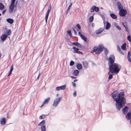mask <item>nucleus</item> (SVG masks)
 <instances>
[{
  "label": "nucleus",
  "instance_id": "nucleus-10",
  "mask_svg": "<svg viewBox=\"0 0 131 131\" xmlns=\"http://www.w3.org/2000/svg\"><path fill=\"white\" fill-rule=\"evenodd\" d=\"M129 108L127 106H125L122 110V112L123 114L125 115L127 113Z\"/></svg>",
  "mask_w": 131,
  "mask_h": 131
},
{
  "label": "nucleus",
  "instance_id": "nucleus-15",
  "mask_svg": "<svg viewBox=\"0 0 131 131\" xmlns=\"http://www.w3.org/2000/svg\"><path fill=\"white\" fill-rule=\"evenodd\" d=\"M125 117L128 120L130 119L131 117V112H128Z\"/></svg>",
  "mask_w": 131,
  "mask_h": 131
},
{
  "label": "nucleus",
  "instance_id": "nucleus-39",
  "mask_svg": "<svg viewBox=\"0 0 131 131\" xmlns=\"http://www.w3.org/2000/svg\"><path fill=\"white\" fill-rule=\"evenodd\" d=\"M127 38L128 40L130 42H131V37L130 36H127Z\"/></svg>",
  "mask_w": 131,
  "mask_h": 131
},
{
  "label": "nucleus",
  "instance_id": "nucleus-21",
  "mask_svg": "<svg viewBox=\"0 0 131 131\" xmlns=\"http://www.w3.org/2000/svg\"><path fill=\"white\" fill-rule=\"evenodd\" d=\"M76 67L77 69L78 70H80L82 69V65L80 63L77 64Z\"/></svg>",
  "mask_w": 131,
  "mask_h": 131
},
{
  "label": "nucleus",
  "instance_id": "nucleus-24",
  "mask_svg": "<svg viewBox=\"0 0 131 131\" xmlns=\"http://www.w3.org/2000/svg\"><path fill=\"white\" fill-rule=\"evenodd\" d=\"M6 119L5 118H3L1 121V124L2 125H4L5 123Z\"/></svg>",
  "mask_w": 131,
  "mask_h": 131
},
{
  "label": "nucleus",
  "instance_id": "nucleus-42",
  "mask_svg": "<svg viewBox=\"0 0 131 131\" xmlns=\"http://www.w3.org/2000/svg\"><path fill=\"white\" fill-rule=\"evenodd\" d=\"M78 44V42H74L72 43V44L73 45L77 46V45Z\"/></svg>",
  "mask_w": 131,
  "mask_h": 131
},
{
  "label": "nucleus",
  "instance_id": "nucleus-18",
  "mask_svg": "<svg viewBox=\"0 0 131 131\" xmlns=\"http://www.w3.org/2000/svg\"><path fill=\"white\" fill-rule=\"evenodd\" d=\"M45 121L44 120H42L41 122H40L38 125V126H40V125H45Z\"/></svg>",
  "mask_w": 131,
  "mask_h": 131
},
{
  "label": "nucleus",
  "instance_id": "nucleus-44",
  "mask_svg": "<svg viewBox=\"0 0 131 131\" xmlns=\"http://www.w3.org/2000/svg\"><path fill=\"white\" fill-rule=\"evenodd\" d=\"M73 95L74 96H76L77 95V92L75 91H74Z\"/></svg>",
  "mask_w": 131,
  "mask_h": 131
},
{
  "label": "nucleus",
  "instance_id": "nucleus-23",
  "mask_svg": "<svg viewBox=\"0 0 131 131\" xmlns=\"http://www.w3.org/2000/svg\"><path fill=\"white\" fill-rule=\"evenodd\" d=\"M111 26V25L110 23L108 22H107L106 25L105 27V28L106 29H108Z\"/></svg>",
  "mask_w": 131,
  "mask_h": 131
},
{
  "label": "nucleus",
  "instance_id": "nucleus-63",
  "mask_svg": "<svg viewBox=\"0 0 131 131\" xmlns=\"http://www.w3.org/2000/svg\"><path fill=\"white\" fill-rule=\"evenodd\" d=\"M40 75V74H39V75H38V77L37 78V79H39V76Z\"/></svg>",
  "mask_w": 131,
  "mask_h": 131
},
{
  "label": "nucleus",
  "instance_id": "nucleus-38",
  "mask_svg": "<svg viewBox=\"0 0 131 131\" xmlns=\"http://www.w3.org/2000/svg\"><path fill=\"white\" fill-rule=\"evenodd\" d=\"M11 33V31L10 29L8 30V31L7 32V35H9Z\"/></svg>",
  "mask_w": 131,
  "mask_h": 131
},
{
  "label": "nucleus",
  "instance_id": "nucleus-33",
  "mask_svg": "<svg viewBox=\"0 0 131 131\" xmlns=\"http://www.w3.org/2000/svg\"><path fill=\"white\" fill-rule=\"evenodd\" d=\"M95 6H93L91 8L90 10L91 12L92 13L94 11Z\"/></svg>",
  "mask_w": 131,
  "mask_h": 131
},
{
  "label": "nucleus",
  "instance_id": "nucleus-40",
  "mask_svg": "<svg viewBox=\"0 0 131 131\" xmlns=\"http://www.w3.org/2000/svg\"><path fill=\"white\" fill-rule=\"evenodd\" d=\"M100 15L101 16L103 20H105V17L104 15H102V14H100Z\"/></svg>",
  "mask_w": 131,
  "mask_h": 131
},
{
  "label": "nucleus",
  "instance_id": "nucleus-8",
  "mask_svg": "<svg viewBox=\"0 0 131 131\" xmlns=\"http://www.w3.org/2000/svg\"><path fill=\"white\" fill-rule=\"evenodd\" d=\"M51 5H50L48 7V10L47 12L46 15V17H45V21H46V23H47V19H48V18L49 15V13L50 12V11L51 10Z\"/></svg>",
  "mask_w": 131,
  "mask_h": 131
},
{
  "label": "nucleus",
  "instance_id": "nucleus-17",
  "mask_svg": "<svg viewBox=\"0 0 131 131\" xmlns=\"http://www.w3.org/2000/svg\"><path fill=\"white\" fill-rule=\"evenodd\" d=\"M6 21L7 22L11 24H13L14 22L13 20L11 18L7 19L6 20Z\"/></svg>",
  "mask_w": 131,
  "mask_h": 131
},
{
  "label": "nucleus",
  "instance_id": "nucleus-52",
  "mask_svg": "<svg viewBox=\"0 0 131 131\" xmlns=\"http://www.w3.org/2000/svg\"><path fill=\"white\" fill-rule=\"evenodd\" d=\"M13 65H12L11 67L10 70L13 71Z\"/></svg>",
  "mask_w": 131,
  "mask_h": 131
},
{
  "label": "nucleus",
  "instance_id": "nucleus-51",
  "mask_svg": "<svg viewBox=\"0 0 131 131\" xmlns=\"http://www.w3.org/2000/svg\"><path fill=\"white\" fill-rule=\"evenodd\" d=\"M72 84L73 85V86L74 87H75L76 86V84L74 82H72Z\"/></svg>",
  "mask_w": 131,
  "mask_h": 131
},
{
  "label": "nucleus",
  "instance_id": "nucleus-12",
  "mask_svg": "<svg viewBox=\"0 0 131 131\" xmlns=\"http://www.w3.org/2000/svg\"><path fill=\"white\" fill-rule=\"evenodd\" d=\"M7 37L8 36L7 35L5 34L2 35L1 37V38L2 40L4 41L5 40Z\"/></svg>",
  "mask_w": 131,
  "mask_h": 131
},
{
  "label": "nucleus",
  "instance_id": "nucleus-56",
  "mask_svg": "<svg viewBox=\"0 0 131 131\" xmlns=\"http://www.w3.org/2000/svg\"><path fill=\"white\" fill-rule=\"evenodd\" d=\"M71 77L72 78V79H75V78H76V77H73V76H71Z\"/></svg>",
  "mask_w": 131,
  "mask_h": 131
},
{
  "label": "nucleus",
  "instance_id": "nucleus-26",
  "mask_svg": "<svg viewBox=\"0 0 131 131\" xmlns=\"http://www.w3.org/2000/svg\"><path fill=\"white\" fill-rule=\"evenodd\" d=\"M41 131H46V128L45 125H42L41 128Z\"/></svg>",
  "mask_w": 131,
  "mask_h": 131
},
{
  "label": "nucleus",
  "instance_id": "nucleus-58",
  "mask_svg": "<svg viewBox=\"0 0 131 131\" xmlns=\"http://www.w3.org/2000/svg\"><path fill=\"white\" fill-rule=\"evenodd\" d=\"M49 60V58H48V59H47V60L46 61V64H47V63Z\"/></svg>",
  "mask_w": 131,
  "mask_h": 131
},
{
  "label": "nucleus",
  "instance_id": "nucleus-53",
  "mask_svg": "<svg viewBox=\"0 0 131 131\" xmlns=\"http://www.w3.org/2000/svg\"><path fill=\"white\" fill-rule=\"evenodd\" d=\"M6 9H5V10H4L2 12V14H4L5 13V12H6Z\"/></svg>",
  "mask_w": 131,
  "mask_h": 131
},
{
  "label": "nucleus",
  "instance_id": "nucleus-43",
  "mask_svg": "<svg viewBox=\"0 0 131 131\" xmlns=\"http://www.w3.org/2000/svg\"><path fill=\"white\" fill-rule=\"evenodd\" d=\"M112 77H113V75L112 74H111L108 77V79H109V80L111 79L112 78Z\"/></svg>",
  "mask_w": 131,
  "mask_h": 131
},
{
  "label": "nucleus",
  "instance_id": "nucleus-6",
  "mask_svg": "<svg viewBox=\"0 0 131 131\" xmlns=\"http://www.w3.org/2000/svg\"><path fill=\"white\" fill-rule=\"evenodd\" d=\"M16 0H11V4L9 5V12L11 13L13 11L14 7L15 6V3Z\"/></svg>",
  "mask_w": 131,
  "mask_h": 131
},
{
  "label": "nucleus",
  "instance_id": "nucleus-25",
  "mask_svg": "<svg viewBox=\"0 0 131 131\" xmlns=\"http://www.w3.org/2000/svg\"><path fill=\"white\" fill-rule=\"evenodd\" d=\"M110 16L113 19H116L117 18V16L114 14H110Z\"/></svg>",
  "mask_w": 131,
  "mask_h": 131
},
{
  "label": "nucleus",
  "instance_id": "nucleus-32",
  "mask_svg": "<svg viewBox=\"0 0 131 131\" xmlns=\"http://www.w3.org/2000/svg\"><path fill=\"white\" fill-rule=\"evenodd\" d=\"M93 19V16H91L89 18V21L90 22H92Z\"/></svg>",
  "mask_w": 131,
  "mask_h": 131
},
{
  "label": "nucleus",
  "instance_id": "nucleus-60",
  "mask_svg": "<svg viewBox=\"0 0 131 131\" xmlns=\"http://www.w3.org/2000/svg\"><path fill=\"white\" fill-rule=\"evenodd\" d=\"M120 52V53H121V54H123V55H124V53H123V52H122H122Z\"/></svg>",
  "mask_w": 131,
  "mask_h": 131
},
{
  "label": "nucleus",
  "instance_id": "nucleus-29",
  "mask_svg": "<svg viewBox=\"0 0 131 131\" xmlns=\"http://www.w3.org/2000/svg\"><path fill=\"white\" fill-rule=\"evenodd\" d=\"M60 89V90H64L66 88V85H62L61 86H59Z\"/></svg>",
  "mask_w": 131,
  "mask_h": 131
},
{
  "label": "nucleus",
  "instance_id": "nucleus-4",
  "mask_svg": "<svg viewBox=\"0 0 131 131\" xmlns=\"http://www.w3.org/2000/svg\"><path fill=\"white\" fill-rule=\"evenodd\" d=\"M62 97H59L55 99L52 104V106L54 107H56L61 100Z\"/></svg>",
  "mask_w": 131,
  "mask_h": 131
},
{
  "label": "nucleus",
  "instance_id": "nucleus-57",
  "mask_svg": "<svg viewBox=\"0 0 131 131\" xmlns=\"http://www.w3.org/2000/svg\"><path fill=\"white\" fill-rule=\"evenodd\" d=\"M125 28L126 30L127 31V32L128 31V29L126 27H125Z\"/></svg>",
  "mask_w": 131,
  "mask_h": 131
},
{
  "label": "nucleus",
  "instance_id": "nucleus-31",
  "mask_svg": "<svg viewBox=\"0 0 131 131\" xmlns=\"http://www.w3.org/2000/svg\"><path fill=\"white\" fill-rule=\"evenodd\" d=\"M103 49H104V50L105 54L106 56H107L108 53V51L107 49L106 48H104Z\"/></svg>",
  "mask_w": 131,
  "mask_h": 131
},
{
  "label": "nucleus",
  "instance_id": "nucleus-9",
  "mask_svg": "<svg viewBox=\"0 0 131 131\" xmlns=\"http://www.w3.org/2000/svg\"><path fill=\"white\" fill-rule=\"evenodd\" d=\"M72 49L73 50V52L74 53H77L81 54H82L81 52L78 51L79 50V49L78 48H77L75 47H73Z\"/></svg>",
  "mask_w": 131,
  "mask_h": 131
},
{
  "label": "nucleus",
  "instance_id": "nucleus-28",
  "mask_svg": "<svg viewBox=\"0 0 131 131\" xmlns=\"http://www.w3.org/2000/svg\"><path fill=\"white\" fill-rule=\"evenodd\" d=\"M4 9V6L1 3H0V9L3 10Z\"/></svg>",
  "mask_w": 131,
  "mask_h": 131
},
{
  "label": "nucleus",
  "instance_id": "nucleus-22",
  "mask_svg": "<svg viewBox=\"0 0 131 131\" xmlns=\"http://www.w3.org/2000/svg\"><path fill=\"white\" fill-rule=\"evenodd\" d=\"M79 71L78 70H74L73 72V74L75 76H76L78 75L79 74Z\"/></svg>",
  "mask_w": 131,
  "mask_h": 131
},
{
  "label": "nucleus",
  "instance_id": "nucleus-46",
  "mask_svg": "<svg viewBox=\"0 0 131 131\" xmlns=\"http://www.w3.org/2000/svg\"><path fill=\"white\" fill-rule=\"evenodd\" d=\"M77 26L79 29H81V27L79 24H77Z\"/></svg>",
  "mask_w": 131,
  "mask_h": 131
},
{
  "label": "nucleus",
  "instance_id": "nucleus-5",
  "mask_svg": "<svg viewBox=\"0 0 131 131\" xmlns=\"http://www.w3.org/2000/svg\"><path fill=\"white\" fill-rule=\"evenodd\" d=\"M115 61V57L113 55L110 56L108 60V65H110V64H114Z\"/></svg>",
  "mask_w": 131,
  "mask_h": 131
},
{
  "label": "nucleus",
  "instance_id": "nucleus-14",
  "mask_svg": "<svg viewBox=\"0 0 131 131\" xmlns=\"http://www.w3.org/2000/svg\"><path fill=\"white\" fill-rule=\"evenodd\" d=\"M83 66L85 68H86L88 67V63L87 61H82Z\"/></svg>",
  "mask_w": 131,
  "mask_h": 131
},
{
  "label": "nucleus",
  "instance_id": "nucleus-19",
  "mask_svg": "<svg viewBox=\"0 0 131 131\" xmlns=\"http://www.w3.org/2000/svg\"><path fill=\"white\" fill-rule=\"evenodd\" d=\"M103 30V29L102 28H101L99 30L96 31L95 33L97 34H99Z\"/></svg>",
  "mask_w": 131,
  "mask_h": 131
},
{
  "label": "nucleus",
  "instance_id": "nucleus-59",
  "mask_svg": "<svg viewBox=\"0 0 131 131\" xmlns=\"http://www.w3.org/2000/svg\"><path fill=\"white\" fill-rule=\"evenodd\" d=\"M17 1H16V3H15V7H16V5H17Z\"/></svg>",
  "mask_w": 131,
  "mask_h": 131
},
{
  "label": "nucleus",
  "instance_id": "nucleus-34",
  "mask_svg": "<svg viewBox=\"0 0 131 131\" xmlns=\"http://www.w3.org/2000/svg\"><path fill=\"white\" fill-rule=\"evenodd\" d=\"M115 25L116 27V28L119 30H121V29L120 27L117 24H115Z\"/></svg>",
  "mask_w": 131,
  "mask_h": 131
},
{
  "label": "nucleus",
  "instance_id": "nucleus-30",
  "mask_svg": "<svg viewBox=\"0 0 131 131\" xmlns=\"http://www.w3.org/2000/svg\"><path fill=\"white\" fill-rule=\"evenodd\" d=\"M46 115H45L44 114H42V115L39 116V118L40 119H43L45 118V116Z\"/></svg>",
  "mask_w": 131,
  "mask_h": 131
},
{
  "label": "nucleus",
  "instance_id": "nucleus-64",
  "mask_svg": "<svg viewBox=\"0 0 131 131\" xmlns=\"http://www.w3.org/2000/svg\"><path fill=\"white\" fill-rule=\"evenodd\" d=\"M12 71L10 70L9 72H10L12 73Z\"/></svg>",
  "mask_w": 131,
  "mask_h": 131
},
{
  "label": "nucleus",
  "instance_id": "nucleus-35",
  "mask_svg": "<svg viewBox=\"0 0 131 131\" xmlns=\"http://www.w3.org/2000/svg\"><path fill=\"white\" fill-rule=\"evenodd\" d=\"M67 33L69 34L70 37H72V35L70 30H69L67 31Z\"/></svg>",
  "mask_w": 131,
  "mask_h": 131
},
{
  "label": "nucleus",
  "instance_id": "nucleus-36",
  "mask_svg": "<svg viewBox=\"0 0 131 131\" xmlns=\"http://www.w3.org/2000/svg\"><path fill=\"white\" fill-rule=\"evenodd\" d=\"M99 10V8L95 6L94 11L96 12H98Z\"/></svg>",
  "mask_w": 131,
  "mask_h": 131
},
{
  "label": "nucleus",
  "instance_id": "nucleus-11",
  "mask_svg": "<svg viewBox=\"0 0 131 131\" xmlns=\"http://www.w3.org/2000/svg\"><path fill=\"white\" fill-rule=\"evenodd\" d=\"M117 5L119 10L123 9V6L120 2H118L117 3Z\"/></svg>",
  "mask_w": 131,
  "mask_h": 131
},
{
  "label": "nucleus",
  "instance_id": "nucleus-16",
  "mask_svg": "<svg viewBox=\"0 0 131 131\" xmlns=\"http://www.w3.org/2000/svg\"><path fill=\"white\" fill-rule=\"evenodd\" d=\"M81 37L82 39L84 40L85 41L87 42L88 41V40L87 38L85 37L82 35H81Z\"/></svg>",
  "mask_w": 131,
  "mask_h": 131
},
{
  "label": "nucleus",
  "instance_id": "nucleus-20",
  "mask_svg": "<svg viewBox=\"0 0 131 131\" xmlns=\"http://www.w3.org/2000/svg\"><path fill=\"white\" fill-rule=\"evenodd\" d=\"M126 43H125L124 44H123L121 46V48L122 49L124 50H126Z\"/></svg>",
  "mask_w": 131,
  "mask_h": 131
},
{
  "label": "nucleus",
  "instance_id": "nucleus-45",
  "mask_svg": "<svg viewBox=\"0 0 131 131\" xmlns=\"http://www.w3.org/2000/svg\"><path fill=\"white\" fill-rule=\"evenodd\" d=\"M131 56V54H130V52L129 51H128V56L127 57H130Z\"/></svg>",
  "mask_w": 131,
  "mask_h": 131
},
{
  "label": "nucleus",
  "instance_id": "nucleus-61",
  "mask_svg": "<svg viewBox=\"0 0 131 131\" xmlns=\"http://www.w3.org/2000/svg\"><path fill=\"white\" fill-rule=\"evenodd\" d=\"M11 73L10 72H9L8 74V75L7 76H8L10 74H11Z\"/></svg>",
  "mask_w": 131,
  "mask_h": 131
},
{
  "label": "nucleus",
  "instance_id": "nucleus-50",
  "mask_svg": "<svg viewBox=\"0 0 131 131\" xmlns=\"http://www.w3.org/2000/svg\"><path fill=\"white\" fill-rule=\"evenodd\" d=\"M127 59L129 61L131 62V58L130 57H127Z\"/></svg>",
  "mask_w": 131,
  "mask_h": 131
},
{
  "label": "nucleus",
  "instance_id": "nucleus-2",
  "mask_svg": "<svg viewBox=\"0 0 131 131\" xmlns=\"http://www.w3.org/2000/svg\"><path fill=\"white\" fill-rule=\"evenodd\" d=\"M110 72L112 73L117 74L120 71L121 67L118 64L114 63L112 64H110L109 66Z\"/></svg>",
  "mask_w": 131,
  "mask_h": 131
},
{
  "label": "nucleus",
  "instance_id": "nucleus-55",
  "mask_svg": "<svg viewBox=\"0 0 131 131\" xmlns=\"http://www.w3.org/2000/svg\"><path fill=\"white\" fill-rule=\"evenodd\" d=\"M78 34L79 35H80L81 36V35H82L81 33V32L79 31L78 32Z\"/></svg>",
  "mask_w": 131,
  "mask_h": 131
},
{
  "label": "nucleus",
  "instance_id": "nucleus-37",
  "mask_svg": "<svg viewBox=\"0 0 131 131\" xmlns=\"http://www.w3.org/2000/svg\"><path fill=\"white\" fill-rule=\"evenodd\" d=\"M74 62L73 61H71L70 63V65L71 66H73L74 64Z\"/></svg>",
  "mask_w": 131,
  "mask_h": 131
},
{
  "label": "nucleus",
  "instance_id": "nucleus-62",
  "mask_svg": "<svg viewBox=\"0 0 131 131\" xmlns=\"http://www.w3.org/2000/svg\"><path fill=\"white\" fill-rule=\"evenodd\" d=\"M77 81V79H75L74 80V82H75Z\"/></svg>",
  "mask_w": 131,
  "mask_h": 131
},
{
  "label": "nucleus",
  "instance_id": "nucleus-41",
  "mask_svg": "<svg viewBox=\"0 0 131 131\" xmlns=\"http://www.w3.org/2000/svg\"><path fill=\"white\" fill-rule=\"evenodd\" d=\"M117 50L118 51H119V52H122V51H121V49L120 47L118 46H117Z\"/></svg>",
  "mask_w": 131,
  "mask_h": 131
},
{
  "label": "nucleus",
  "instance_id": "nucleus-13",
  "mask_svg": "<svg viewBox=\"0 0 131 131\" xmlns=\"http://www.w3.org/2000/svg\"><path fill=\"white\" fill-rule=\"evenodd\" d=\"M50 100V98L49 97H48L47 99H46L44 102H43V104L42 105H41V107L42 106H43L44 104H46L48 103V102H49V101Z\"/></svg>",
  "mask_w": 131,
  "mask_h": 131
},
{
  "label": "nucleus",
  "instance_id": "nucleus-7",
  "mask_svg": "<svg viewBox=\"0 0 131 131\" xmlns=\"http://www.w3.org/2000/svg\"><path fill=\"white\" fill-rule=\"evenodd\" d=\"M127 12L126 10L123 9L119 10V15L121 16H124L126 14Z\"/></svg>",
  "mask_w": 131,
  "mask_h": 131
},
{
  "label": "nucleus",
  "instance_id": "nucleus-54",
  "mask_svg": "<svg viewBox=\"0 0 131 131\" xmlns=\"http://www.w3.org/2000/svg\"><path fill=\"white\" fill-rule=\"evenodd\" d=\"M122 25L124 27H126V26L125 25H124V23L123 22H122Z\"/></svg>",
  "mask_w": 131,
  "mask_h": 131
},
{
  "label": "nucleus",
  "instance_id": "nucleus-27",
  "mask_svg": "<svg viewBox=\"0 0 131 131\" xmlns=\"http://www.w3.org/2000/svg\"><path fill=\"white\" fill-rule=\"evenodd\" d=\"M72 5V4L71 3L70 4V5L69 6L68 9L67 10L66 13V14H68V13L70 12V8L71 7V6Z\"/></svg>",
  "mask_w": 131,
  "mask_h": 131
},
{
  "label": "nucleus",
  "instance_id": "nucleus-1",
  "mask_svg": "<svg viewBox=\"0 0 131 131\" xmlns=\"http://www.w3.org/2000/svg\"><path fill=\"white\" fill-rule=\"evenodd\" d=\"M124 96V92L123 91L119 93L116 91L112 94V96L114 100L116 102L115 106L118 111H119L126 103Z\"/></svg>",
  "mask_w": 131,
  "mask_h": 131
},
{
  "label": "nucleus",
  "instance_id": "nucleus-48",
  "mask_svg": "<svg viewBox=\"0 0 131 131\" xmlns=\"http://www.w3.org/2000/svg\"><path fill=\"white\" fill-rule=\"evenodd\" d=\"M56 90L57 91H59L60 90L59 86H57L56 88Z\"/></svg>",
  "mask_w": 131,
  "mask_h": 131
},
{
  "label": "nucleus",
  "instance_id": "nucleus-3",
  "mask_svg": "<svg viewBox=\"0 0 131 131\" xmlns=\"http://www.w3.org/2000/svg\"><path fill=\"white\" fill-rule=\"evenodd\" d=\"M104 46L102 44L99 45L98 47H94L93 50L91 51V52L93 53L95 52L97 54H99L103 50Z\"/></svg>",
  "mask_w": 131,
  "mask_h": 131
},
{
  "label": "nucleus",
  "instance_id": "nucleus-47",
  "mask_svg": "<svg viewBox=\"0 0 131 131\" xmlns=\"http://www.w3.org/2000/svg\"><path fill=\"white\" fill-rule=\"evenodd\" d=\"M77 46L78 47L80 48L81 47V45L79 43H78V44L77 45V46Z\"/></svg>",
  "mask_w": 131,
  "mask_h": 131
},
{
  "label": "nucleus",
  "instance_id": "nucleus-49",
  "mask_svg": "<svg viewBox=\"0 0 131 131\" xmlns=\"http://www.w3.org/2000/svg\"><path fill=\"white\" fill-rule=\"evenodd\" d=\"M73 30L74 31V34H75V35H77V32L75 30V29L74 28L73 29Z\"/></svg>",
  "mask_w": 131,
  "mask_h": 131
}]
</instances>
